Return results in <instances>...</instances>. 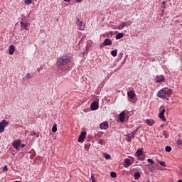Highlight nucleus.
<instances>
[{
	"mask_svg": "<svg viewBox=\"0 0 182 182\" xmlns=\"http://www.w3.org/2000/svg\"><path fill=\"white\" fill-rule=\"evenodd\" d=\"M70 63V57L68 54H64L57 59L56 65L59 67L66 66Z\"/></svg>",
	"mask_w": 182,
	"mask_h": 182,
	"instance_id": "1",
	"label": "nucleus"
},
{
	"mask_svg": "<svg viewBox=\"0 0 182 182\" xmlns=\"http://www.w3.org/2000/svg\"><path fill=\"white\" fill-rule=\"evenodd\" d=\"M171 89L168 87H164L158 92L157 96L161 99H166V100H168V98L170 96H171Z\"/></svg>",
	"mask_w": 182,
	"mask_h": 182,
	"instance_id": "2",
	"label": "nucleus"
},
{
	"mask_svg": "<svg viewBox=\"0 0 182 182\" xmlns=\"http://www.w3.org/2000/svg\"><path fill=\"white\" fill-rule=\"evenodd\" d=\"M128 96V100L129 102H131L132 103H136V101L134 100V97H136V93H134V91L131 90L127 92Z\"/></svg>",
	"mask_w": 182,
	"mask_h": 182,
	"instance_id": "3",
	"label": "nucleus"
},
{
	"mask_svg": "<svg viewBox=\"0 0 182 182\" xmlns=\"http://www.w3.org/2000/svg\"><path fill=\"white\" fill-rule=\"evenodd\" d=\"M8 124H9V122L5 119L0 122V133H4V132H5V128Z\"/></svg>",
	"mask_w": 182,
	"mask_h": 182,
	"instance_id": "4",
	"label": "nucleus"
},
{
	"mask_svg": "<svg viewBox=\"0 0 182 182\" xmlns=\"http://www.w3.org/2000/svg\"><path fill=\"white\" fill-rule=\"evenodd\" d=\"M76 25H77L80 31H85V26H83V21H80L79 18L77 19Z\"/></svg>",
	"mask_w": 182,
	"mask_h": 182,
	"instance_id": "5",
	"label": "nucleus"
},
{
	"mask_svg": "<svg viewBox=\"0 0 182 182\" xmlns=\"http://www.w3.org/2000/svg\"><path fill=\"white\" fill-rule=\"evenodd\" d=\"M100 127L101 130H107V129H109V123H107V122H104L100 124Z\"/></svg>",
	"mask_w": 182,
	"mask_h": 182,
	"instance_id": "6",
	"label": "nucleus"
},
{
	"mask_svg": "<svg viewBox=\"0 0 182 182\" xmlns=\"http://www.w3.org/2000/svg\"><path fill=\"white\" fill-rule=\"evenodd\" d=\"M91 110H97L99 109V102H93L90 105Z\"/></svg>",
	"mask_w": 182,
	"mask_h": 182,
	"instance_id": "7",
	"label": "nucleus"
},
{
	"mask_svg": "<svg viewBox=\"0 0 182 182\" xmlns=\"http://www.w3.org/2000/svg\"><path fill=\"white\" fill-rule=\"evenodd\" d=\"M132 23L127 22H121L120 24L118 26V29H123V28H125V26H129Z\"/></svg>",
	"mask_w": 182,
	"mask_h": 182,
	"instance_id": "8",
	"label": "nucleus"
},
{
	"mask_svg": "<svg viewBox=\"0 0 182 182\" xmlns=\"http://www.w3.org/2000/svg\"><path fill=\"white\" fill-rule=\"evenodd\" d=\"M85 138H86V132H82L78 138V143H82V141H83V139H85Z\"/></svg>",
	"mask_w": 182,
	"mask_h": 182,
	"instance_id": "9",
	"label": "nucleus"
},
{
	"mask_svg": "<svg viewBox=\"0 0 182 182\" xmlns=\"http://www.w3.org/2000/svg\"><path fill=\"white\" fill-rule=\"evenodd\" d=\"M19 146H21V140L17 139L14 141L13 147H14V149H16V150L19 149Z\"/></svg>",
	"mask_w": 182,
	"mask_h": 182,
	"instance_id": "10",
	"label": "nucleus"
},
{
	"mask_svg": "<svg viewBox=\"0 0 182 182\" xmlns=\"http://www.w3.org/2000/svg\"><path fill=\"white\" fill-rule=\"evenodd\" d=\"M136 134V131H133L131 134H127V141L130 143L132 141V139H134Z\"/></svg>",
	"mask_w": 182,
	"mask_h": 182,
	"instance_id": "11",
	"label": "nucleus"
},
{
	"mask_svg": "<svg viewBox=\"0 0 182 182\" xmlns=\"http://www.w3.org/2000/svg\"><path fill=\"white\" fill-rule=\"evenodd\" d=\"M156 80L157 83L164 82V80H165L164 76H163V75L156 76Z\"/></svg>",
	"mask_w": 182,
	"mask_h": 182,
	"instance_id": "12",
	"label": "nucleus"
},
{
	"mask_svg": "<svg viewBox=\"0 0 182 182\" xmlns=\"http://www.w3.org/2000/svg\"><path fill=\"white\" fill-rule=\"evenodd\" d=\"M103 43L105 46H110L112 45V40L107 38L104 41Z\"/></svg>",
	"mask_w": 182,
	"mask_h": 182,
	"instance_id": "13",
	"label": "nucleus"
},
{
	"mask_svg": "<svg viewBox=\"0 0 182 182\" xmlns=\"http://www.w3.org/2000/svg\"><path fill=\"white\" fill-rule=\"evenodd\" d=\"M15 52V46L11 45L9 50V55H12Z\"/></svg>",
	"mask_w": 182,
	"mask_h": 182,
	"instance_id": "14",
	"label": "nucleus"
},
{
	"mask_svg": "<svg viewBox=\"0 0 182 182\" xmlns=\"http://www.w3.org/2000/svg\"><path fill=\"white\" fill-rule=\"evenodd\" d=\"M141 177V175L139 172H135L134 173V178L135 180H140V178Z\"/></svg>",
	"mask_w": 182,
	"mask_h": 182,
	"instance_id": "15",
	"label": "nucleus"
},
{
	"mask_svg": "<svg viewBox=\"0 0 182 182\" xmlns=\"http://www.w3.org/2000/svg\"><path fill=\"white\" fill-rule=\"evenodd\" d=\"M124 112H121L119 115V120H120L121 122H124Z\"/></svg>",
	"mask_w": 182,
	"mask_h": 182,
	"instance_id": "16",
	"label": "nucleus"
},
{
	"mask_svg": "<svg viewBox=\"0 0 182 182\" xmlns=\"http://www.w3.org/2000/svg\"><path fill=\"white\" fill-rule=\"evenodd\" d=\"M20 23H21V28H23L24 29H26V31L28 29V23L23 22V21H21Z\"/></svg>",
	"mask_w": 182,
	"mask_h": 182,
	"instance_id": "17",
	"label": "nucleus"
},
{
	"mask_svg": "<svg viewBox=\"0 0 182 182\" xmlns=\"http://www.w3.org/2000/svg\"><path fill=\"white\" fill-rule=\"evenodd\" d=\"M137 157H140V156H143V149H138L136 151Z\"/></svg>",
	"mask_w": 182,
	"mask_h": 182,
	"instance_id": "18",
	"label": "nucleus"
},
{
	"mask_svg": "<svg viewBox=\"0 0 182 182\" xmlns=\"http://www.w3.org/2000/svg\"><path fill=\"white\" fill-rule=\"evenodd\" d=\"M146 124H149V126H153V124H154V120H153V119H146Z\"/></svg>",
	"mask_w": 182,
	"mask_h": 182,
	"instance_id": "19",
	"label": "nucleus"
},
{
	"mask_svg": "<svg viewBox=\"0 0 182 182\" xmlns=\"http://www.w3.org/2000/svg\"><path fill=\"white\" fill-rule=\"evenodd\" d=\"M124 167H127V166H132V162H130V159H124Z\"/></svg>",
	"mask_w": 182,
	"mask_h": 182,
	"instance_id": "20",
	"label": "nucleus"
},
{
	"mask_svg": "<svg viewBox=\"0 0 182 182\" xmlns=\"http://www.w3.org/2000/svg\"><path fill=\"white\" fill-rule=\"evenodd\" d=\"M159 116V119H161L163 122H166V117H164V114L163 112H160Z\"/></svg>",
	"mask_w": 182,
	"mask_h": 182,
	"instance_id": "21",
	"label": "nucleus"
},
{
	"mask_svg": "<svg viewBox=\"0 0 182 182\" xmlns=\"http://www.w3.org/2000/svg\"><path fill=\"white\" fill-rule=\"evenodd\" d=\"M124 36V34L123 33H119L116 35V39H122Z\"/></svg>",
	"mask_w": 182,
	"mask_h": 182,
	"instance_id": "22",
	"label": "nucleus"
},
{
	"mask_svg": "<svg viewBox=\"0 0 182 182\" xmlns=\"http://www.w3.org/2000/svg\"><path fill=\"white\" fill-rule=\"evenodd\" d=\"M52 132L53 133H56V132H58V125H56V124H55L53 127H52Z\"/></svg>",
	"mask_w": 182,
	"mask_h": 182,
	"instance_id": "23",
	"label": "nucleus"
},
{
	"mask_svg": "<svg viewBox=\"0 0 182 182\" xmlns=\"http://www.w3.org/2000/svg\"><path fill=\"white\" fill-rule=\"evenodd\" d=\"M103 156L106 160H110V159H112V156H110V155H109L107 153H104Z\"/></svg>",
	"mask_w": 182,
	"mask_h": 182,
	"instance_id": "24",
	"label": "nucleus"
},
{
	"mask_svg": "<svg viewBox=\"0 0 182 182\" xmlns=\"http://www.w3.org/2000/svg\"><path fill=\"white\" fill-rule=\"evenodd\" d=\"M111 55L112 56H113L114 58H116V56H117V50H114L111 51Z\"/></svg>",
	"mask_w": 182,
	"mask_h": 182,
	"instance_id": "25",
	"label": "nucleus"
},
{
	"mask_svg": "<svg viewBox=\"0 0 182 182\" xmlns=\"http://www.w3.org/2000/svg\"><path fill=\"white\" fill-rule=\"evenodd\" d=\"M110 176L112 177V178H116L117 177V174H116V172H111Z\"/></svg>",
	"mask_w": 182,
	"mask_h": 182,
	"instance_id": "26",
	"label": "nucleus"
},
{
	"mask_svg": "<svg viewBox=\"0 0 182 182\" xmlns=\"http://www.w3.org/2000/svg\"><path fill=\"white\" fill-rule=\"evenodd\" d=\"M33 1V0H24V3L26 4V5H31Z\"/></svg>",
	"mask_w": 182,
	"mask_h": 182,
	"instance_id": "27",
	"label": "nucleus"
},
{
	"mask_svg": "<svg viewBox=\"0 0 182 182\" xmlns=\"http://www.w3.org/2000/svg\"><path fill=\"white\" fill-rule=\"evenodd\" d=\"M165 150H166V151H167L168 153H170V151H171V146H166Z\"/></svg>",
	"mask_w": 182,
	"mask_h": 182,
	"instance_id": "28",
	"label": "nucleus"
},
{
	"mask_svg": "<svg viewBox=\"0 0 182 182\" xmlns=\"http://www.w3.org/2000/svg\"><path fill=\"white\" fill-rule=\"evenodd\" d=\"M160 166H162V167H166L167 165H166V162L164 161H159Z\"/></svg>",
	"mask_w": 182,
	"mask_h": 182,
	"instance_id": "29",
	"label": "nucleus"
},
{
	"mask_svg": "<svg viewBox=\"0 0 182 182\" xmlns=\"http://www.w3.org/2000/svg\"><path fill=\"white\" fill-rule=\"evenodd\" d=\"M147 161H148V163H150L151 164H154V163H155L154 161L151 159H148Z\"/></svg>",
	"mask_w": 182,
	"mask_h": 182,
	"instance_id": "30",
	"label": "nucleus"
},
{
	"mask_svg": "<svg viewBox=\"0 0 182 182\" xmlns=\"http://www.w3.org/2000/svg\"><path fill=\"white\" fill-rule=\"evenodd\" d=\"M98 144H105V140L104 139H99Z\"/></svg>",
	"mask_w": 182,
	"mask_h": 182,
	"instance_id": "31",
	"label": "nucleus"
},
{
	"mask_svg": "<svg viewBox=\"0 0 182 182\" xmlns=\"http://www.w3.org/2000/svg\"><path fill=\"white\" fill-rule=\"evenodd\" d=\"M32 76L31 75L30 73H28L26 76V79H31Z\"/></svg>",
	"mask_w": 182,
	"mask_h": 182,
	"instance_id": "32",
	"label": "nucleus"
},
{
	"mask_svg": "<svg viewBox=\"0 0 182 182\" xmlns=\"http://www.w3.org/2000/svg\"><path fill=\"white\" fill-rule=\"evenodd\" d=\"M3 171H4V172L8 171V166H4L3 167Z\"/></svg>",
	"mask_w": 182,
	"mask_h": 182,
	"instance_id": "33",
	"label": "nucleus"
},
{
	"mask_svg": "<svg viewBox=\"0 0 182 182\" xmlns=\"http://www.w3.org/2000/svg\"><path fill=\"white\" fill-rule=\"evenodd\" d=\"M176 143H177L178 146L181 145V143H182L181 139H178Z\"/></svg>",
	"mask_w": 182,
	"mask_h": 182,
	"instance_id": "34",
	"label": "nucleus"
},
{
	"mask_svg": "<svg viewBox=\"0 0 182 182\" xmlns=\"http://www.w3.org/2000/svg\"><path fill=\"white\" fill-rule=\"evenodd\" d=\"M91 179L92 182H96V181H95V177L93 176H91Z\"/></svg>",
	"mask_w": 182,
	"mask_h": 182,
	"instance_id": "35",
	"label": "nucleus"
},
{
	"mask_svg": "<svg viewBox=\"0 0 182 182\" xmlns=\"http://www.w3.org/2000/svg\"><path fill=\"white\" fill-rule=\"evenodd\" d=\"M164 136H165V139H168V134H164Z\"/></svg>",
	"mask_w": 182,
	"mask_h": 182,
	"instance_id": "36",
	"label": "nucleus"
},
{
	"mask_svg": "<svg viewBox=\"0 0 182 182\" xmlns=\"http://www.w3.org/2000/svg\"><path fill=\"white\" fill-rule=\"evenodd\" d=\"M161 112L164 113H164H166V109H163Z\"/></svg>",
	"mask_w": 182,
	"mask_h": 182,
	"instance_id": "37",
	"label": "nucleus"
},
{
	"mask_svg": "<svg viewBox=\"0 0 182 182\" xmlns=\"http://www.w3.org/2000/svg\"><path fill=\"white\" fill-rule=\"evenodd\" d=\"M21 149H23V147H25V144H20Z\"/></svg>",
	"mask_w": 182,
	"mask_h": 182,
	"instance_id": "38",
	"label": "nucleus"
},
{
	"mask_svg": "<svg viewBox=\"0 0 182 182\" xmlns=\"http://www.w3.org/2000/svg\"><path fill=\"white\" fill-rule=\"evenodd\" d=\"M36 134V133H35V132L31 133V136H35Z\"/></svg>",
	"mask_w": 182,
	"mask_h": 182,
	"instance_id": "39",
	"label": "nucleus"
},
{
	"mask_svg": "<svg viewBox=\"0 0 182 182\" xmlns=\"http://www.w3.org/2000/svg\"><path fill=\"white\" fill-rule=\"evenodd\" d=\"M64 2H70V0H64Z\"/></svg>",
	"mask_w": 182,
	"mask_h": 182,
	"instance_id": "40",
	"label": "nucleus"
},
{
	"mask_svg": "<svg viewBox=\"0 0 182 182\" xmlns=\"http://www.w3.org/2000/svg\"><path fill=\"white\" fill-rule=\"evenodd\" d=\"M83 0H76L77 2H82Z\"/></svg>",
	"mask_w": 182,
	"mask_h": 182,
	"instance_id": "41",
	"label": "nucleus"
},
{
	"mask_svg": "<svg viewBox=\"0 0 182 182\" xmlns=\"http://www.w3.org/2000/svg\"><path fill=\"white\" fill-rule=\"evenodd\" d=\"M180 174H181V176H182V168H181V170H180Z\"/></svg>",
	"mask_w": 182,
	"mask_h": 182,
	"instance_id": "42",
	"label": "nucleus"
},
{
	"mask_svg": "<svg viewBox=\"0 0 182 182\" xmlns=\"http://www.w3.org/2000/svg\"><path fill=\"white\" fill-rule=\"evenodd\" d=\"M178 182H182V180H181V179H180V180H178Z\"/></svg>",
	"mask_w": 182,
	"mask_h": 182,
	"instance_id": "43",
	"label": "nucleus"
},
{
	"mask_svg": "<svg viewBox=\"0 0 182 182\" xmlns=\"http://www.w3.org/2000/svg\"><path fill=\"white\" fill-rule=\"evenodd\" d=\"M163 4H164H164H166V1H163Z\"/></svg>",
	"mask_w": 182,
	"mask_h": 182,
	"instance_id": "44",
	"label": "nucleus"
},
{
	"mask_svg": "<svg viewBox=\"0 0 182 182\" xmlns=\"http://www.w3.org/2000/svg\"><path fill=\"white\" fill-rule=\"evenodd\" d=\"M164 12V9L162 10V14Z\"/></svg>",
	"mask_w": 182,
	"mask_h": 182,
	"instance_id": "45",
	"label": "nucleus"
},
{
	"mask_svg": "<svg viewBox=\"0 0 182 182\" xmlns=\"http://www.w3.org/2000/svg\"><path fill=\"white\" fill-rule=\"evenodd\" d=\"M147 182H150V181L148 179V180H147Z\"/></svg>",
	"mask_w": 182,
	"mask_h": 182,
	"instance_id": "46",
	"label": "nucleus"
},
{
	"mask_svg": "<svg viewBox=\"0 0 182 182\" xmlns=\"http://www.w3.org/2000/svg\"><path fill=\"white\" fill-rule=\"evenodd\" d=\"M36 137H39V135H37Z\"/></svg>",
	"mask_w": 182,
	"mask_h": 182,
	"instance_id": "47",
	"label": "nucleus"
},
{
	"mask_svg": "<svg viewBox=\"0 0 182 182\" xmlns=\"http://www.w3.org/2000/svg\"><path fill=\"white\" fill-rule=\"evenodd\" d=\"M164 8H166V6H164Z\"/></svg>",
	"mask_w": 182,
	"mask_h": 182,
	"instance_id": "48",
	"label": "nucleus"
}]
</instances>
